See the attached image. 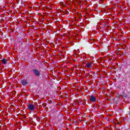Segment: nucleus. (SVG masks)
I'll return each instance as SVG.
<instances>
[{
    "instance_id": "nucleus-2",
    "label": "nucleus",
    "mask_w": 130,
    "mask_h": 130,
    "mask_svg": "<svg viewBox=\"0 0 130 130\" xmlns=\"http://www.w3.org/2000/svg\"><path fill=\"white\" fill-rule=\"evenodd\" d=\"M27 108L30 111H33L35 109V106L33 104H29L27 106Z\"/></svg>"
},
{
    "instance_id": "nucleus-1",
    "label": "nucleus",
    "mask_w": 130,
    "mask_h": 130,
    "mask_svg": "<svg viewBox=\"0 0 130 130\" xmlns=\"http://www.w3.org/2000/svg\"><path fill=\"white\" fill-rule=\"evenodd\" d=\"M89 101L90 102H92L93 103H95L96 101H97V98H96V96L91 95L89 96Z\"/></svg>"
},
{
    "instance_id": "nucleus-4",
    "label": "nucleus",
    "mask_w": 130,
    "mask_h": 130,
    "mask_svg": "<svg viewBox=\"0 0 130 130\" xmlns=\"http://www.w3.org/2000/svg\"><path fill=\"white\" fill-rule=\"evenodd\" d=\"M86 68H87V69H91V68H92V63L91 62L87 63Z\"/></svg>"
},
{
    "instance_id": "nucleus-6",
    "label": "nucleus",
    "mask_w": 130,
    "mask_h": 130,
    "mask_svg": "<svg viewBox=\"0 0 130 130\" xmlns=\"http://www.w3.org/2000/svg\"><path fill=\"white\" fill-rule=\"evenodd\" d=\"M22 85H26V84H27V82L25 81H22Z\"/></svg>"
},
{
    "instance_id": "nucleus-5",
    "label": "nucleus",
    "mask_w": 130,
    "mask_h": 130,
    "mask_svg": "<svg viewBox=\"0 0 130 130\" xmlns=\"http://www.w3.org/2000/svg\"><path fill=\"white\" fill-rule=\"evenodd\" d=\"M2 62H3V63H4L5 64H6V63H7V59H4L2 60Z\"/></svg>"
},
{
    "instance_id": "nucleus-3",
    "label": "nucleus",
    "mask_w": 130,
    "mask_h": 130,
    "mask_svg": "<svg viewBox=\"0 0 130 130\" xmlns=\"http://www.w3.org/2000/svg\"><path fill=\"white\" fill-rule=\"evenodd\" d=\"M33 72H34V74L37 77H39V76H40V73L39 72V71H38V70H34Z\"/></svg>"
}]
</instances>
